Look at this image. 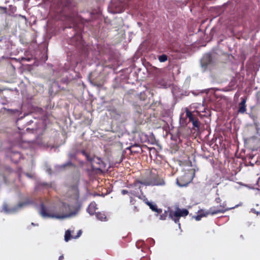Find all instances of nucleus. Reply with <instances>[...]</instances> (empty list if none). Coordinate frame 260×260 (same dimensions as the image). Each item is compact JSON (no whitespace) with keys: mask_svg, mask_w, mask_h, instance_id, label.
<instances>
[{"mask_svg":"<svg viewBox=\"0 0 260 260\" xmlns=\"http://www.w3.org/2000/svg\"><path fill=\"white\" fill-rule=\"evenodd\" d=\"M71 238V234L70 231H67L65 233L64 240L68 242Z\"/></svg>","mask_w":260,"mask_h":260,"instance_id":"obj_19","label":"nucleus"},{"mask_svg":"<svg viewBox=\"0 0 260 260\" xmlns=\"http://www.w3.org/2000/svg\"><path fill=\"white\" fill-rule=\"evenodd\" d=\"M91 164L94 170L102 171L106 168L105 163L98 157H94L91 160Z\"/></svg>","mask_w":260,"mask_h":260,"instance_id":"obj_6","label":"nucleus"},{"mask_svg":"<svg viewBox=\"0 0 260 260\" xmlns=\"http://www.w3.org/2000/svg\"><path fill=\"white\" fill-rule=\"evenodd\" d=\"M188 211L186 209H181L177 207L175 211L169 212V217L174 221L175 223H178L181 217H185L188 214Z\"/></svg>","mask_w":260,"mask_h":260,"instance_id":"obj_4","label":"nucleus"},{"mask_svg":"<svg viewBox=\"0 0 260 260\" xmlns=\"http://www.w3.org/2000/svg\"><path fill=\"white\" fill-rule=\"evenodd\" d=\"M165 184L164 180L158 174L150 172L149 176L141 180H136L132 186L139 189L141 188L140 184L145 186L164 185Z\"/></svg>","mask_w":260,"mask_h":260,"instance_id":"obj_2","label":"nucleus"},{"mask_svg":"<svg viewBox=\"0 0 260 260\" xmlns=\"http://www.w3.org/2000/svg\"><path fill=\"white\" fill-rule=\"evenodd\" d=\"M95 214L96 218L102 221H106L107 220V216L104 212H98L95 213Z\"/></svg>","mask_w":260,"mask_h":260,"instance_id":"obj_15","label":"nucleus"},{"mask_svg":"<svg viewBox=\"0 0 260 260\" xmlns=\"http://www.w3.org/2000/svg\"><path fill=\"white\" fill-rule=\"evenodd\" d=\"M69 208V206L65 203H62L60 206L49 207H46L41 204L40 214L44 218L64 219L71 215L67 213Z\"/></svg>","mask_w":260,"mask_h":260,"instance_id":"obj_1","label":"nucleus"},{"mask_svg":"<svg viewBox=\"0 0 260 260\" xmlns=\"http://www.w3.org/2000/svg\"><path fill=\"white\" fill-rule=\"evenodd\" d=\"M97 209V204L95 202H92L89 205L87 211L90 215H93L95 214V211Z\"/></svg>","mask_w":260,"mask_h":260,"instance_id":"obj_11","label":"nucleus"},{"mask_svg":"<svg viewBox=\"0 0 260 260\" xmlns=\"http://www.w3.org/2000/svg\"><path fill=\"white\" fill-rule=\"evenodd\" d=\"M133 211L134 212H137L139 211V209H138V208L136 206H134L133 207Z\"/></svg>","mask_w":260,"mask_h":260,"instance_id":"obj_27","label":"nucleus"},{"mask_svg":"<svg viewBox=\"0 0 260 260\" xmlns=\"http://www.w3.org/2000/svg\"><path fill=\"white\" fill-rule=\"evenodd\" d=\"M64 258V256L63 255H60L59 258L58 260H62Z\"/></svg>","mask_w":260,"mask_h":260,"instance_id":"obj_30","label":"nucleus"},{"mask_svg":"<svg viewBox=\"0 0 260 260\" xmlns=\"http://www.w3.org/2000/svg\"><path fill=\"white\" fill-rule=\"evenodd\" d=\"M11 160L15 163H17L21 158L20 153L17 151L12 152L10 155Z\"/></svg>","mask_w":260,"mask_h":260,"instance_id":"obj_13","label":"nucleus"},{"mask_svg":"<svg viewBox=\"0 0 260 260\" xmlns=\"http://www.w3.org/2000/svg\"><path fill=\"white\" fill-rule=\"evenodd\" d=\"M72 0H61L60 6L61 7L59 12L67 17L72 18L74 16Z\"/></svg>","mask_w":260,"mask_h":260,"instance_id":"obj_3","label":"nucleus"},{"mask_svg":"<svg viewBox=\"0 0 260 260\" xmlns=\"http://www.w3.org/2000/svg\"><path fill=\"white\" fill-rule=\"evenodd\" d=\"M208 215H210V214H208V210L206 211H201V213L200 214L194 216V218H195V219L196 220L199 221V220H200L201 219V218L203 217L207 216Z\"/></svg>","mask_w":260,"mask_h":260,"instance_id":"obj_17","label":"nucleus"},{"mask_svg":"<svg viewBox=\"0 0 260 260\" xmlns=\"http://www.w3.org/2000/svg\"><path fill=\"white\" fill-rule=\"evenodd\" d=\"M185 117L188 118L189 122L192 123L194 127L199 128L200 127V122L198 118L187 108L185 109Z\"/></svg>","mask_w":260,"mask_h":260,"instance_id":"obj_7","label":"nucleus"},{"mask_svg":"<svg viewBox=\"0 0 260 260\" xmlns=\"http://www.w3.org/2000/svg\"><path fill=\"white\" fill-rule=\"evenodd\" d=\"M73 39V40H75L76 39L78 40L79 43H80L81 42V40H82V37H81V34H77L76 36H75Z\"/></svg>","mask_w":260,"mask_h":260,"instance_id":"obj_20","label":"nucleus"},{"mask_svg":"<svg viewBox=\"0 0 260 260\" xmlns=\"http://www.w3.org/2000/svg\"><path fill=\"white\" fill-rule=\"evenodd\" d=\"M147 204L153 211L156 212L157 214H160L162 212V210L158 208L156 204L149 202L147 203Z\"/></svg>","mask_w":260,"mask_h":260,"instance_id":"obj_14","label":"nucleus"},{"mask_svg":"<svg viewBox=\"0 0 260 260\" xmlns=\"http://www.w3.org/2000/svg\"><path fill=\"white\" fill-rule=\"evenodd\" d=\"M166 217H167V214H164L160 215V219L161 220H165V219H166Z\"/></svg>","mask_w":260,"mask_h":260,"instance_id":"obj_26","label":"nucleus"},{"mask_svg":"<svg viewBox=\"0 0 260 260\" xmlns=\"http://www.w3.org/2000/svg\"><path fill=\"white\" fill-rule=\"evenodd\" d=\"M140 260H149V259L147 257H143L141 258Z\"/></svg>","mask_w":260,"mask_h":260,"instance_id":"obj_31","label":"nucleus"},{"mask_svg":"<svg viewBox=\"0 0 260 260\" xmlns=\"http://www.w3.org/2000/svg\"><path fill=\"white\" fill-rule=\"evenodd\" d=\"M187 177L188 175L186 174L180 176L179 178L177 179V184L181 187L187 186L190 182V180L189 179H187Z\"/></svg>","mask_w":260,"mask_h":260,"instance_id":"obj_9","label":"nucleus"},{"mask_svg":"<svg viewBox=\"0 0 260 260\" xmlns=\"http://www.w3.org/2000/svg\"><path fill=\"white\" fill-rule=\"evenodd\" d=\"M87 159V160L89 161L91 163V160H92L93 158H91L89 155V153H87L86 155L85 156Z\"/></svg>","mask_w":260,"mask_h":260,"instance_id":"obj_21","label":"nucleus"},{"mask_svg":"<svg viewBox=\"0 0 260 260\" xmlns=\"http://www.w3.org/2000/svg\"><path fill=\"white\" fill-rule=\"evenodd\" d=\"M129 193V192L125 190V189H122L121 190V193L123 194V195H125L126 194H128Z\"/></svg>","mask_w":260,"mask_h":260,"instance_id":"obj_25","label":"nucleus"},{"mask_svg":"<svg viewBox=\"0 0 260 260\" xmlns=\"http://www.w3.org/2000/svg\"><path fill=\"white\" fill-rule=\"evenodd\" d=\"M78 185H79V180H77L74 184H73V185H71L70 186V189L71 191H73V192H74V194L75 195V197L77 199H78L79 196Z\"/></svg>","mask_w":260,"mask_h":260,"instance_id":"obj_12","label":"nucleus"},{"mask_svg":"<svg viewBox=\"0 0 260 260\" xmlns=\"http://www.w3.org/2000/svg\"><path fill=\"white\" fill-rule=\"evenodd\" d=\"M81 153L84 156L86 155V154H87V152H86L85 150H82L81 151Z\"/></svg>","mask_w":260,"mask_h":260,"instance_id":"obj_28","label":"nucleus"},{"mask_svg":"<svg viewBox=\"0 0 260 260\" xmlns=\"http://www.w3.org/2000/svg\"><path fill=\"white\" fill-rule=\"evenodd\" d=\"M4 210H5L6 211H7V212H8V210H7V205H5V206H4Z\"/></svg>","mask_w":260,"mask_h":260,"instance_id":"obj_32","label":"nucleus"},{"mask_svg":"<svg viewBox=\"0 0 260 260\" xmlns=\"http://www.w3.org/2000/svg\"><path fill=\"white\" fill-rule=\"evenodd\" d=\"M212 58L211 54H205L201 60V64L203 68L206 69L209 65L211 64Z\"/></svg>","mask_w":260,"mask_h":260,"instance_id":"obj_8","label":"nucleus"},{"mask_svg":"<svg viewBox=\"0 0 260 260\" xmlns=\"http://www.w3.org/2000/svg\"><path fill=\"white\" fill-rule=\"evenodd\" d=\"M257 100L260 102V91L257 93Z\"/></svg>","mask_w":260,"mask_h":260,"instance_id":"obj_29","label":"nucleus"},{"mask_svg":"<svg viewBox=\"0 0 260 260\" xmlns=\"http://www.w3.org/2000/svg\"><path fill=\"white\" fill-rule=\"evenodd\" d=\"M31 201L29 200H27L23 202H19L18 205L14 208V210H17L20 208H22L24 206L28 205L31 204Z\"/></svg>","mask_w":260,"mask_h":260,"instance_id":"obj_16","label":"nucleus"},{"mask_svg":"<svg viewBox=\"0 0 260 260\" xmlns=\"http://www.w3.org/2000/svg\"><path fill=\"white\" fill-rule=\"evenodd\" d=\"M233 208L227 207L226 203L225 202H223L222 204L218 206L211 207L208 211V214L213 215L218 213H223Z\"/></svg>","mask_w":260,"mask_h":260,"instance_id":"obj_5","label":"nucleus"},{"mask_svg":"<svg viewBox=\"0 0 260 260\" xmlns=\"http://www.w3.org/2000/svg\"><path fill=\"white\" fill-rule=\"evenodd\" d=\"M215 201L217 203L221 204V199L219 197L216 198Z\"/></svg>","mask_w":260,"mask_h":260,"instance_id":"obj_24","label":"nucleus"},{"mask_svg":"<svg viewBox=\"0 0 260 260\" xmlns=\"http://www.w3.org/2000/svg\"><path fill=\"white\" fill-rule=\"evenodd\" d=\"M158 59L160 62H164L168 60V56L166 54H162L158 56Z\"/></svg>","mask_w":260,"mask_h":260,"instance_id":"obj_18","label":"nucleus"},{"mask_svg":"<svg viewBox=\"0 0 260 260\" xmlns=\"http://www.w3.org/2000/svg\"><path fill=\"white\" fill-rule=\"evenodd\" d=\"M251 212L254 214H256L257 215H260V212H258V211H256L255 209H251Z\"/></svg>","mask_w":260,"mask_h":260,"instance_id":"obj_23","label":"nucleus"},{"mask_svg":"<svg viewBox=\"0 0 260 260\" xmlns=\"http://www.w3.org/2000/svg\"><path fill=\"white\" fill-rule=\"evenodd\" d=\"M241 101L239 104L238 105V112L241 114H244L246 111V103L247 101V98L246 97L241 98Z\"/></svg>","mask_w":260,"mask_h":260,"instance_id":"obj_10","label":"nucleus"},{"mask_svg":"<svg viewBox=\"0 0 260 260\" xmlns=\"http://www.w3.org/2000/svg\"><path fill=\"white\" fill-rule=\"evenodd\" d=\"M140 96L141 99H142L143 100H145V98H146L145 93H141Z\"/></svg>","mask_w":260,"mask_h":260,"instance_id":"obj_22","label":"nucleus"}]
</instances>
